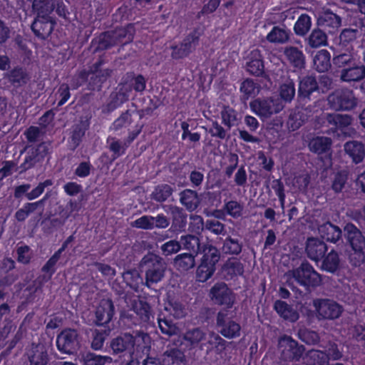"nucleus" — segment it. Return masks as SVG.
<instances>
[{
    "mask_svg": "<svg viewBox=\"0 0 365 365\" xmlns=\"http://www.w3.org/2000/svg\"><path fill=\"white\" fill-rule=\"evenodd\" d=\"M180 201L185 208L190 211H194L200 205V199L196 191L187 189L180 194Z\"/></svg>",
    "mask_w": 365,
    "mask_h": 365,
    "instance_id": "c9c22d12",
    "label": "nucleus"
},
{
    "mask_svg": "<svg viewBox=\"0 0 365 365\" xmlns=\"http://www.w3.org/2000/svg\"><path fill=\"white\" fill-rule=\"evenodd\" d=\"M279 96L285 102L290 103L295 96V86L292 80L288 79L279 88Z\"/></svg>",
    "mask_w": 365,
    "mask_h": 365,
    "instance_id": "864d4df0",
    "label": "nucleus"
},
{
    "mask_svg": "<svg viewBox=\"0 0 365 365\" xmlns=\"http://www.w3.org/2000/svg\"><path fill=\"white\" fill-rule=\"evenodd\" d=\"M133 27L128 26L127 28H118L113 31L105 34L100 41L99 47L107 49L119 43H126L133 39Z\"/></svg>",
    "mask_w": 365,
    "mask_h": 365,
    "instance_id": "9b49d317",
    "label": "nucleus"
},
{
    "mask_svg": "<svg viewBox=\"0 0 365 365\" xmlns=\"http://www.w3.org/2000/svg\"><path fill=\"white\" fill-rule=\"evenodd\" d=\"M318 230L321 237L328 242L336 243L341 237V230L329 222L320 225Z\"/></svg>",
    "mask_w": 365,
    "mask_h": 365,
    "instance_id": "bb28decb",
    "label": "nucleus"
},
{
    "mask_svg": "<svg viewBox=\"0 0 365 365\" xmlns=\"http://www.w3.org/2000/svg\"><path fill=\"white\" fill-rule=\"evenodd\" d=\"M280 359L284 361H297L304 352L303 345H299L291 336H283L278 341Z\"/></svg>",
    "mask_w": 365,
    "mask_h": 365,
    "instance_id": "423d86ee",
    "label": "nucleus"
},
{
    "mask_svg": "<svg viewBox=\"0 0 365 365\" xmlns=\"http://www.w3.org/2000/svg\"><path fill=\"white\" fill-rule=\"evenodd\" d=\"M290 31L279 26H274L267 34V39L270 43L283 44L289 39Z\"/></svg>",
    "mask_w": 365,
    "mask_h": 365,
    "instance_id": "58836bf2",
    "label": "nucleus"
},
{
    "mask_svg": "<svg viewBox=\"0 0 365 365\" xmlns=\"http://www.w3.org/2000/svg\"><path fill=\"white\" fill-rule=\"evenodd\" d=\"M150 344L151 339L147 333L137 331L135 335L125 333L112 339L109 347L113 355L120 358L127 357L129 360L133 359L135 346L141 349L143 351H148Z\"/></svg>",
    "mask_w": 365,
    "mask_h": 365,
    "instance_id": "f257e3e1",
    "label": "nucleus"
},
{
    "mask_svg": "<svg viewBox=\"0 0 365 365\" xmlns=\"http://www.w3.org/2000/svg\"><path fill=\"white\" fill-rule=\"evenodd\" d=\"M50 148V144L45 142L38 144L36 147L27 146V155L21 165V168L26 170L42 161L48 154Z\"/></svg>",
    "mask_w": 365,
    "mask_h": 365,
    "instance_id": "ddd939ff",
    "label": "nucleus"
},
{
    "mask_svg": "<svg viewBox=\"0 0 365 365\" xmlns=\"http://www.w3.org/2000/svg\"><path fill=\"white\" fill-rule=\"evenodd\" d=\"M205 229L215 235L226 234L225 225L216 219H209L205 222Z\"/></svg>",
    "mask_w": 365,
    "mask_h": 365,
    "instance_id": "bf43d9fd",
    "label": "nucleus"
},
{
    "mask_svg": "<svg viewBox=\"0 0 365 365\" xmlns=\"http://www.w3.org/2000/svg\"><path fill=\"white\" fill-rule=\"evenodd\" d=\"M181 247L180 241L170 240L161 245L160 250L163 256L168 257L178 253Z\"/></svg>",
    "mask_w": 365,
    "mask_h": 365,
    "instance_id": "0e129e2a",
    "label": "nucleus"
},
{
    "mask_svg": "<svg viewBox=\"0 0 365 365\" xmlns=\"http://www.w3.org/2000/svg\"><path fill=\"white\" fill-rule=\"evenodd\" d=\"M200 36L201 33L197 29H195L182 41L181 43L189 54L192 53L198 45Z\"/></svg>",
    "mask_w": 365,
    "mask_h": 365,
    "instance_id": "4d7b16f0",
    "label": "nucleus"
},
{
    "mask_svg": "<svg viewBox=\"0 0 365 365\" xmlns=\"http://www.w3.org/2000/svg\"><path fill=\"white\" fill-rule=\"evenodd\" d=\"M330 53L324 49L319 51L314 56V68L318 72L327 71L331 67Z\"/></svg>",
    "mask_w": 365,
    "mask_h": 365,
    "instance_id": "e433bc0d",
    "label": "nucleus"
},
{
    "mask_svg": "<svg viewBox=\"0 0 365 365\" xmlns=\"http://www.w3.org/2000/svg\"><path fill=\"white\" fill-rule=\"evenodd\" d=\"M222 123L227 129H231L232 127L236 125L238 122L237 113L232 108L227 106L224 107L220 113Z\"/></svg>",
    "mask_w": 365,
    "mask_h": 365,
    "instance_id": "3c124183",
    "label": "nucleus"
},
{
    "mask_svg": "<svg viewBox=\"0 0 365 365\" xmlns=\"http://www.w3.org/2000/svg\"><path fill=\"white\" fill-rule=\"evenodd\" d=\"M344 232L353 251H363L365 248V237L361 232L353 224H347L344 227Z\"/></svg>",
    "mask_w": 365,
    "mask_h": 365,
    "instance_id": "6ab92c4d",
    "label": "nucleus"
},
{
    "mask_svg": "<svg viewBox=\"0 0 365 365\" xmlns=\"http://www.w3.org/2000/svg\"><path fill=\"white\" fill-rule=\"evenodd\" d=\"M306 365H326L328 364V356L322 351L312 349L307 351L303 357Z\"/></svg>",
    "mask_w": 365,
    "mask_h": 365,
    "instance_id": "4c0bfd02",
    "label": "nucleus"
},
{
    "mask_svg": "<svg viewBox=\"0 0 365 365\" xmlns=\"http://www.w3.org/2000/svg\"><path fill=\"white\" fill-rule=\"evenodd\" d=\"M232 318V312L227 309H221L216 317L218 331L227 339L236 338L240 335L241 327Z\"/></svg>",
    "mask_w": 365,
    "mask_h": 365,
    "instance_id": "39448f33",
    "label": "nucleus"
},
{
    "mask_svg": "<svg viewBox=\"0 0 365 365\" xmlns=\"http://www.w3.org/2000/svg\"><path fill=\"white\" fill-rule=\"evenodd\" d=\"M180 244L183 245V247L197 255L202 250L200 249V240L199 237L193 235H182L180 237Z\"/></svg>",
    "mask_w": 365,
    "mask_h": 365,
    "instance_id": "c03bdc74",
    "label": "nucleus"
},
{
    "mask_svg": "<svg viewBox=\"0 0 365 365\" xmlns=\"http://www.w3.org/2000/svg\"><path fill=\"white\" fill-rule=\"evenodd\" d=\"M328 104L335 110H349L356 106V98L349 89H339L329 94Z\"/></svg>",
    "mask_w": 365,
    "mask_h": 365,
    "instance_id": "0eeeda50",
    "label": "nucleus"
},
{
    "mask_svg": "<svg viewBox=\"0 0 365 365\" xmlns=\"http://www.w3.org/2000/svg\"><path fill=\"white\" fill-rule=\"evenodd\" d=\"M9 81L15 87L25 85L29 80L28 74L21 68H14L9 74Z\"/></svg>",
    "mask_w": 365,
    "mask_h": 365,
    "instance_id": "603ef678",
    "label": "nucleus"
},
{
    "mask_svg": "<svg viewBox=\"0 0 365 365\" xmlns=\"http://www.w3.org/2000/svg\"><path fill=\"white\" fill-rule=\"evenodd\" d=\"M54 25L55 21L51 16H36L31 24V30L37 37L45 39L53 31Z\"/></svg>",
    "mask_w": 365,
    "mask_h": 365,
    "instance_id": "dca6fc26",
    "label": "nucleus"
},
{
    "mask_svg": "<svg viewBox=\"0 0 365 365\" xmlns=\"http://www.w3.org/2000/svg\"><path fill=\"white\" fill-rule=\"evenodd\" d=\"M331 145V140L327 137H317L313 138L309 144L311 151L321 154L327 151Z\"/></svg>",
    "mask_w": 365,
    "mask_h": 365,
    "instance_id": "37998d69",
    "label": "nucleus"
},
{
    "mask_svg": "<svg viewBox=\"0 0 365 365\" xmlns=\"http://www.w3.org/2000/svg\"><path fill=\"white\" fill-rule=\"evenodd\" d=\"M308 119L306 110L303 108H295L290 111L287 122V127L290 130L294 131L299 129Z\"/></svg>",
    "mask_w": 365,
    "mask_h": 365,
    "instance_id": "7c9ffc66",
    "label": "nucleus"
},
{
    "mask_svg": "<svg viewBox=\"0 0 365 365\" xmlns=\"http://www.w3.org/2000/svg\"><path fill=\"white\" fill-rule=\"evenodd\" d=\"M158 327L161 332L168 336L178 335L180 333L179 328L171 321L166 319H158Z\"/></svg>",
    "mask_w": 365,
    "mask_h": 365,
    "instance_id": "13d9d810",
    "label": "nucleus"
},
{
    "mask_svg": "<svg viewBox=\"0 0 365 365\" xmlns=\"http://www.w3.org/2000/svg\"><path fill=\"white\" fill-rule=\"evenodd\" d=\"M210 297L215 304L230 308L235 303V297L225 282L216 283L210 291Z\"/></svg>",
    "mask_w": 365,
    "mask_h": 365,
    "instance_id": "f8f14e48",
    "label": "nucleus"
},
{
    "mask_svg": "<svg viewBox=\"0 0 365 365\" xmlns=\"http://www.w3.org/2000/svg\"><path fill=\"white\" fill-rule=\"evenodd\" d=\"M322 123L326 125H334L336 128H344L351 124L352 118L349 115L338 113H324L319 117Z\"/></svg>",
    "mask_w": 365,
    "mask_h": 365,
    "instance_id": "4be33fe9",
    "label": "nucleus"
},
{
    "mask_svg": "<svg viewBox=\"0 0 365 365\" xmlns=\"http://www.w3.org/2000/svg\"><path fill=\"white\" fill-rule=\"evenodd\" d=\"M284 54L289 63L294 68L302 69L305 65V56L303 52L294 46L284 48Z\"/></svg>",
    "mask_w": 365,
    "mask_h": 365,
    "instance_id": "cd10ccee",
    "label": "nucleus"
},
{
    "mask_svg": "<svg viewBox=\"0 0 365 365\" xmlns=\"http://www.w3.org/2000/svg\"><path fill=\"white\" fill-rule=\"evenodd\" d=\"M180 339L173 340V346L169 344L166 350L162 354V363L163 365H187V361L184 352L177 346L181 344Z\"/></svg>",
    "mask_w": 365,
    "mask_h": 365,
    "instance_id": "4468645a",
    "label": "nucleus"
},
{
    "mask_svg": "<svg viewBox=\"0 0 365 365\" xmlns=\"http://www.w3.org/2000/svg\"><path fill=\"white\" fill-rule=\"evenodd\" d=\"M173 189L167 184H162L156 186L151 194V198L158 202H165L170 197Z\"/></svg>",
    "mask_w": 365,
    "mask_h": 365,
    "instance_id": "de8ad7c7",
    "label": "nucleus"
},
{
    "mask_svg": "<svg viewBox=\"0 0 365 365\" xmlns=\"http://www.w3.org/2000/svg\"><path fill=\"white\" fill-rule=\"evenodd\" d=\"M102 65V61L96 62L92 69L93 76L91 78L90 84L93 86V89H99L105 81L110 76L112 70L104 69L99 70V67Z\"/></svg>",
    "mask_w": 365,
    "mask_h": 365,
    "instance_id": "a878e982",
    "label": "nucleus"
},
{
    "mask_svg": "<svg viewBox=\"0 0 365 365\" xmlns=\"http://www.w3.org/2000/svg\"><path fill=\"white\" fill-rule=\"evenodd\" d=\"M319 88L316 78L313 76H305L299 82L298 96L300 98H309L311 94Z\"/></svg>",
    "mask_w": 365,
    "mask_h": 365,
    "instance_id": "5701e85b",
    "label": "nucleus"
},
{
    "mask_svg": "<svg viewBox=\"0 0 365 365\" xmlns=\"http://www.w3.org/2000/svg\"><path fill=\"white\" fill-rule=\"evenodd\" d=\"M195 257L192 253L178 255L173 259V265L180 272H187L195 267Z\"/></svg>",
    "mask_w": 365,
    "mask_h": 365,
    "instance_id": "c756f323",
    "label": "nucleus"
},
{
    "mask_svg": "<svg viewBox=\"0 0 365 365\" xmlns=\"http://www.w3.org/2000/svg\"><path fill=\"white\" fill-rule=\"evenodd\" d=\"M55 6V0H32V9L38 16H51Z\"/></svg>",
    "mask_w": 365,
    "mask_h": 365,
    "instance_id": "f704fd0d",
    "label": "nucleus"
},
{
    "mask_svg": "<svg viewBox=\"0 0 365 365\" xmlns=\"http://www.w3.org/2000/svg\"><path fill=\"white\" fill-rule=\"evenodd\" d=\"M251 110L261 119L270 118L283 110L284 106L279 98H257L250 102Z\"/></svg>",
    "mask_w": 365,
    "mask_h": 365,
    "instance_id": "20e7f679",
    "label": "nucleus"
},
{
    "mask_svg": "<svg viewBox=\"0 0 365 365\" xmlns=\"http://www.w3.org/2000/svg\"><path fill=\"white\" fill-rule=\"evenodd\" d=\"M216 267L200 261V264L197 268L196 277L199 282H205L214 274Z\"/></svg>",
    "mask_w": 365,
    "mask_h": 365,
    "instance_id": "5fc2aeb1",
    "label": "nucleus"
},
{
    "mask_svg": "<svg viewBox=\"0 0 365 365\" xmlns=\"http://www.w3.org/2000/svg\"><path fill=\"white\" fill-rule=\"evenodd\" d=\"M167 265L159 255L148 252L139 262V269L145 272V284L150 287L160 282L165 277Z\"/></svg>",
    "mask_w": 365,
    "mask_h": 365,
    "instance_id": "f03ea898",
    "label": "nucleus"
},
{
    "mask_svg": "<svg viewBox=\"0 0 365 365\" xmlns=\"http://www.w3.org/2000/svg\"><path fill=\"white\" fill-rule=\"evenodd\" d=\"M284 279L289 287L293 286L292 279L307 287H316L322 283L321 275L307 261H304L298 267L285 273Z\"/></svg>",
    "mask_w": 365,
    "mask_h": 365,
    "instance_id": "7ed1b4c3",
    "label": "nucleus"
},
{
    "mask_svg": "<svg viewBox=\"0 0 365 365\" xmlns=\"http://www.w3.org/2000/svg\"><path fill=\"white\" fill-rule=\"evenodd\" d=\"M359 31L353 29H345L339 35V45L342 47H348L349 51L352 48V43L356 41L358 36Z\"/></svg>",
    "mask_w": 365,
    "mask_h": 365,
    "instance_id": "a18cd8bd",
    "label": "nucleus"
},
{
    "mask_svg": "<svg viewBox=\"0 0 365 365\" xmlns=\"http://www.w3.org/2000/svg\"><path fill=\"white\" fill-rule=\"evenodd\" d=\"M327 251L326 243L317 237H309L305 243V253L311 260L320 261Z\"/></svg>",
    "mask_w": 365,
    "mask_h": 365,
    "instance_id": "2eb2a0df",
    "label": "nucleus"
},
{
    "mask_svg": "<svg viewBox=\"0 0 365 365\" xmlns=\"http://www.w3.org/2000/svg\"><path fill=\"white\" fill-rule=\"evenodd\" d=\"M30 365H46L48 356L43 344H32L27 351Z\"/></svg>",
    "mask_w": 365,
    "mask_h": 365,
    "instance_id": "412c9836",
    "label": "nucleus"
},
{
    "mask_svg": "<svg viewBox=\"0 0 365 365\" xmlns=\"http://www.w3.org/2000/svg\"><path fill=\"white\" fill-rule=\"evenodd\" d=\"M333 63L339 68L351 66L355 65V58L350 52L344 53L334 56Z\"/></svg>",
    "mask_w": 365,
    "mask_h": 365,
    "instance_id": "69168bd1",
    "label": "nucleus"
},
{
    "mask_svg": "<svg viewBox=\"0 0 365 365\" xmlns=\"http://www.w3.org/2000/svg\"><path fill=\"white\" fill-rule=\"evenodd\" d=\"M56 345L62 353L73 354L81 347L80 336L77 330L66 329L57 336Z\"/></svg>",
    "mask_w": 365,
    "mask_h": 365,
    "instance_id": "1a4fd4ad",
    "label": "nucleus"
},
{
    "mask_svg": "<svg viewBox=\"0 0 365 365\" xmlns=\"http://www.w3.org/2000/svg\"><path fill=\"white\" fill-rule=\"evenodd\" d=\"M274 309L285 320L294 322L299 319V313L284 301H276L274 304Z\"/></svg>",
    "mask_w": 365,
    "mask_h": 365,
    "instance_id": "2f4dec72",
    "label": "nucleus"
},
{
    "mask_svg": "<svg viewBox=\"0 0 365 365\" xmlns=\"http://www.w3.org/2000/svg\"><path fill=\"white\" fill-rule=\"evenodd\" d=\"M42 202H26L24 206L19 209L15 215L14 217L18 222H24L26 219L31 214L36 212L38 209V206L41 205Z\"/></svg>",
    "mask_w": 365,
    "mask_h": 365,
    "instance_id": "49530a36",
    "label": "nucleus"
},
{
    "mask_svg": "<svg viewBox=\"0 0 365 365\" xmlns=\"http://www.w3.org/2000/svg\"><path fill=\"white\" fill-rule=\"evenodd\" d=\"M129 307L130 310L136 314V317L130 313H123L122 317L128 321H131L134 324L148 323L150 319L153 318L150 305L138 297L130 299Z\"/></svg>",
    "mask_w": 365,
    "mask_h": 365,
    "instance_id": "6e6552de",
    "label": "nucleus"
},
{
    "mask_svg": "<svg viewBox=\"0 0 365 365\" xmlns=\"http://www.w3.org/2000/svg\"><path fill=\"white\" fill-rule=\"evenodd\" d=\"M312 21L307 14H302L296 21L294 31L297 36H304L310 30Z\"/></svg>",
    "mask_w": 365,
    "mask_h": 365,
    "instance_id": "8fccbe9b",
    "label": "nucleus"
},
{
    "mask_svg": "<svg viewBox=\"0 0 365 365\" xmlns=\"http://www.w3.org/2000/svg\"><path fill=\"white\" fill-rule=\"evenodd\" d=\"M131 116V112L127 110L113 122L111 129L114 131H118L121 128L130 125L132 123Z\"/></svg>",
    "mask_w": 365,
    "mask_h": 365,
    "instance_id": "338daca9",
    "label": "nucleus"
},
{
    "mask_svg": "<svg viewBox=\"0 0 365 365\" xmlns=\"http://www.w3.org/2000/svg\"><path fill=\"white\" fill-rule=\"evenodd\" d=\"M240 92L242 99L245 101L256 94L257 88L253 81L246 79L241 83Z\"/></svg>",
    "mask_w": 365,
    "mask_h": 365,
    "instance_id": "e2e57ef3",
    "label": "nucleus"
},
{
    "mask_svg": "<svg viewBox=\"0 0 365 365\" xmlns=\"http://www.w3.org/2000/svg\"><path fill=\"white\" fill-rule=\"evenodd\" d=\"M91 347L95 351H99L102 349L105 340L106 333L98 329H91Z\"/></svg>",
    "mask_w": 365,
    "mask_h": 365,
    "instance_id": "680f3d73",
    "label": "nucleus"
},
{
    "mask_svg": "<svg viewBox=\"0 0 365 365\" xmlns=\"http://www.w3.org/2000/svg\"><path fill=\"white\" fill-rule=\"evenodd\" d=\"M123 278L126 284L134 289H137L139 284L143 282L140 273L136 269H131L124 272Z\"/></svg>",
    "mask_w": 365,
    "mask_h": 365,
    "instance_id": "052dcab7",
    "label": "nucleus"
},
{
    "mask_svg": "<svg viewBox=\"0 0 365 365\" xmlns=\"http://www.w3.org/2000/svg\"><path fill=\"white\" fill-rule=\"evenodd\" d=\"M242 242L238 239L227 236L222 242V251L230 255H238L242 252Z\"/></svg>",
    "mask_w": 365,
    "mask_h": 365,
    "instance_id": "ea45409f",
    "label": "nucleus"
},
{
    "mask_svg": "<svg viewBox=\"0 0 365 365\" xmlns=\"http://www.w3.org/2000/svg\"><path fill=\"white\" fill-rule=\"evenodd\" d=\"M313 304L319 319L334 320L338 319L344 311L339 304L329 299H316Z\"/></svg>",
    "mask_w": 365,
    "mask_h": 365,
    "instance_id": "9d476101",
    "label": "nucleus"
},
{
    "mask_svg": "<svg viewBox=\"0 0 365 365\" xmlns=\"http://www.w3.org/2000/svg\"><path fill=\"white\" fill-rule=\"evenodd\" d=\"M200 252L202 253L200 261L216 267V264L221 257L220 250L211 244H205L202 246Z\"/></svg>",
    "mask_w": 365,
    "mask_h": 365,
    "instance_id": "473e14b6",
    "label": "nucleus"
},
{
    "mask_svg": "<svg viewBox=\"0 0 365 365\" xmlns=\"http://www.w3.org/2000/svg\"><path fill=\"white\" fill-rule=\"evenodd\" d=\"M344 150L353 162L361 163L365 156V147L361 142L352 140L344 144Z\"/></svg>",
    "mask_w": 365,
    "mask_h": 365,
    "instance_id": "b1692460",
    "label": "nucleus"
},
{
    "mask_svg": "<svg viewBox=\"0 0 365 365\" xmlns=\"http://www.w3.org/2000/svg\"><path fill=\"white\" fill-rule=\"evenodd\" d=\"M365 77L364 66H351L341 71L340 78L343 81H358Z\"/></svg>",
    "mask_w": 365,
    "mask_h": 365,
    "instance_id": "72a5a7b5",
    "label": "nucleus"
},
{
    "mask_svg": "<svg viewBox=\"0 0 365 365\" xmlns=\"http://www.w3.org/2000/svg\"><path fill=\"white\" fill-rule=\"evenodd\" d=\"M307 41L310 47L318 48L327 44V36L325 31L322 29H314Z\"/></svg>",
    "mask_w": 365,
    "mask_h": 365,
    "instance_id": "09e8293b",
    "label": "nucleus"
},
{
    "mask_svg": "<svg viewBox=\"0 0 365 365\" xmlns=\"http://www.w3.org/2000/svg\"><path fill=\"white\" fill-rule=\"evenodd\" d=\"M82 361L84 365H106L111 364L113 359L109 356H102L88 352L83 355Z\"/></svg>",
    "mask_w": 365,
    "mask_h": 365,
    "instance_id": "79ce46f5",
    "label": "nucleus"
},
{
    "mask_svg": "<svg viewBox=\"0 0 365 365\" xmlns=\"http://www.w3.org/2000/svg\"><path fill=\"white\" fill-rule=\"evenodd\" d=\"M222 272L225 278L231 279L235 277L242 275L244 272V266L236 258H229L222 267Z\"/></svg>",
    "mask_w": 365,
    "mask_h": 365,
    "instance_id": "393cba45",
    "label": "nucleus"
},
{
    "mask_svg": "<svg viewBox=\"0 0 365 365\" xmlns=\"http://www.w3.org/2000/svg\"><path fill=\"white\" fill-rule=\"evenodd\" d=\"M341 24V18L336 14L326 11L317 19V25L323 31L329 34L335 33Z\"/></svg>",
    "mask_w": 365,
    "mask_h": 365,
    "instance_id": "a211bd4d",
    "label": "nucleus"
},
{
    "mask_svg": "<svg viewBox=\"0 0 365 365\" xmlns=\"http://www.w3.org/2000/svg\"><path fill=\"white\" fill-rule=\"evenodd\" d=\"M339 262L340 259L338 253L334 250H331L327 256L324 257L322 263L321 269L327 272L334 273L338 269Z\"/></svg>",
    "mask_w": 365,
    "mask_h": 365,
    "instance_id": "a19ab883",
    "label": "nucleus"
},
{
    "mask_svg": "<svg viewBox=\"0 0 365 365\" xmlns=\"http://www.w3.org/2000/svg\"><path fill=\"white\" fill-rule=\"evenodd\" d=\"M115 312V308L111 299H102L96 310L95 322L98 326H103L109 323Z\"/></svg>",
    "mask_w": 365,
    "mask_h": 365,
    "instance_id": "f3484780",
    "label": "nucleus"
},
{
    "mask_svg": "<svg viewBox=\"0 0 365 365\" xmlns=\"http://www.w3.org/2000/svg\"><path fill=\"white\" fill-rule=\"evenodd\" d=\"M170 211L172 215L170 230L177 232L182 231L187 223L186 214L181 207L175 205L170 206Z\"/></svg>",
    "mask_w": 365,
    "mask_h": 365,
    "instance_id": "c85d7f7f",
    "label": "nucleus"
},
{
    "mask_svg": "<svg viewBox=\"0 0 365 365\" xmlns=\"http://www.w3.org/2000/svg\"><path fill=\"white\" fill-rule=\"evenodd\" d=\"M183 339L190 349L199 347L203 349L207 340V333L200 328H193L187 330L183 334Z\"/></svg>",
    "mask_w": 365,
    "mask_h": 365,
    "instance_id": "aec40b11",
    "label": "nucleus"
},
{
    "mask_svg": "<svg viewBox=\"0 0 365 365\" xmlns=\"http://www.w3.org/2000/svg\"><path fill=\"white\" fill-rule=\"evenodd\" d=\"M109 150L113 152V157L114 159L120 157L125 153L128 147L127 143H123L115 138L109 137L107 140Z\"/></svg>",
    "mask_w": 365,
    "mask_h": 365,
    "instance_id": "6e6d98bb",
    "label": "nucleus"
},
{
    "mask_svg": "<svg viewBox=\"0 0 365 365\" xmlns=\"http://www.w3.org/2000/svg\"><path fill=\"white\" fill-rule=\"evenodd\" d=\"M224 209L233 218H238L242 215L243 206L235 200H230L225 203Z\"/></svg>",
    "mask_w": 365,
    "mask_h": 365,
    "instance_id": "774afa93",
    "label": "nucleus"
}]
</instances>
